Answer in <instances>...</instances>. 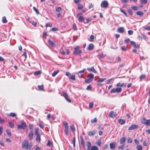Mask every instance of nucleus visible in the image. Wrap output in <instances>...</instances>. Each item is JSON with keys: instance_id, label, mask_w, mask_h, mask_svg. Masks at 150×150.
<instances>
[{"instance_id": "1", "label": "nucleus", "mask_w": 150, "mask_h": 150, "mask_svg": "<svg viewBox=\"0 0 150 150\" xmlns=\"http://www.w3.org/2000/svg\"><path fill=\"white\" fill-rule=\"evenodd\" d=\"M33 146V143L30 142L27 140H25L22 142V147L24 149H26L27 150H30Z\"/></svg>"}, {"instance_id": "2", "label": "nucleus", "mask_w": 150, "mask_h": 150, "mask_svg": "<svg viewBox=\"0 0 150 150\" xmlns=\"http://www.w3.org/2000/svg\"><path fill=\"white\" fill-rule=\"evenodd\" d=\"M20 124L18 125L17 128L19 129H25L26 128V124L23 121H21Z\"/></svg>"}, {"instance_id": "3", "label": "nucleus", "mask_w": 150, "mask_h": 150, "mask_svg": "<svg viewBox=\"0 0 150 150\" xmlns=\"http://www.w3.org/2000/svg\"><path fill=\"white\" fill-rule=\"evenodd\" d=\"M109 4L108 1L106 0L103 1L100 4V6L102 8H106L108 7Z\"/></svg>"}, {"instance_id": "4", "label": "nucleus", "mask_w": 150, "mask_h": 150, "mask_svg": "<svg viewBox=\"0 0 150 150\" xmlns=\"http://www.w3.org/2000/svg\"><path fill=\"white\" fill-rule=\"evenodd\" d=\"M141 122L142 124H144L147 126L150 125V120H147L145 117L141 119Z\"/></svg>"}, {"instance_id": "5", "label": "nucleus", "mask_w": 150, "mask_h": 150, "mask_svg": "<svg viewBox=\"0 0 150 150\" xmlns=\"http://www.w3.org/2000/svg\"><path fill=\"white\" fill-rule=\"evenodd\" d=\"M79 47L78 46H76L74 48V52L76 54H79L81 53V50H79Z\"/></svg>"}, {"instance_id": "6", "label": "nucleus", "mask_w": 150, "mask_h": 150, "mask_svg": "<svg viewBox=\"0 0 150 150\" xmlns=\"http://www.w3.org/2000/svg\"><path fill=\"white\" fill-rule=\"evenodd\" d=\"M122 90V89L120 87H117L116 88H114L112 89L110 91L111 93H119Z\"/></svg>"}, {"instance_id": "7", "label": "nucleus", "mask_w": 150, "mask_h": 150, "mask_svg": "<svg viewBox=\"0 0 150 150\" xmlns=\"http://www.w3.org/2000/svg\"><path fill=\"white\" fill-rule=\"evenodd\" d=\"M138 127L139 126L135 124L132 125L129 128L128 130H130L137 129L138 128Z\"/></svg>"}, {"instance_id": "8", "label": "nucleus", "mask_w": 150, "mask_h": 150, "mask_svg": "<svg viewBox=\"0 0 150 150\" xmlns=\"http://www.w3.org/2000/svg\"><path fill=\"white\" fill-rule=\"evenodd\" d=\"M81 13H79L77 14V16L78 17L79 21L80 22H82L85 19L84 18L81 16Z\"/></svg>"}, {"instance_id": "9", "label": "nucleus", "mask_w": 150, "mask_h": 150, "mask_svg": "<svg viewBox=\"0 0 150 150\" xmlns=\"http://www.w3.org/2000/svg\"><path fill=\"white\" fill-rule=\"evenodd\" d=\"M109 116L110 117L113 118L114 117H115L117 116V115L113 111H111L109 113Z\"/></svg>"}, {"instance_id": "10", "label": "nucleus", "mask_w": 150, "mask_h": 150, "mask_svg": "<svg viewBox=\"0 0 150 150\" xmlns=\"http://www.w3.org/2000/svg\"><path fill=\"white\" fill-rule=\"evenodd\" d=\"M130 43L131 45H133L135 48H139V45L138 44H136V42H134L133 41H131L130 42Z\"/></svg>"}, {"instance_id": "11", "label": "nucleus", "mask_w": 150, "mask_h": 150, "mask_svg": "<svg viewBox=\"0 0 150 150\" xmlns=\"http://www.w3.org/2000/svg\"><path fill=\"white\" fill-rule=\"evenodd\" d=\"M86 146H87V150H91V144L89 142H87L86 143Z\"/></svg>"}, {"instance_id": "12", "label": "nucleus", "mask_w": 150, "mask_h": 150, "mask_svg": "<svg viewBox=\"0 0 150 150\" xmlns=\"http://www.w3.org/2000/svg\"><path fill=\"white\" fill-rule=\"evenodd\" d=\"M63 96L65 97V99L69 102H71V100L70 99L68 98V96L64 92L63 93Z\"/></svg>"}, {"instance_id": "13", "label": "nucleus", "mask_w": 150, "mask_h": 150, "mask_svg": "<svg viewBox=\"0 0 150 150\" xmlns=\"http://www.w3.org/2000/svg\"><path fill=\"white\" fill-rule=\"evenodd\" d=\"M33 131L31 130L30 131L29 134L28 135V137L29 139L30 140H31L33 139Z\"/></svg>"}, {"instance_id": "14", "label": "nucleus", "mask_w": 150, "mask_h": 150, "mask_svg": "<svg viewBox=\"0 0 150 150\" xmlns=\"http://www.w3.org/2000/svg\"><path fill=\"white\" fill-rule=\"evenodd\" d=\"M126 138L125 137H123L121 138L120 140V142L121 144H125V142L126 140Z\"/></svg>"}, {"instance_id": "15", "label": "nucleus", "mask_w": 150, "mask_h": 150, "mask_svg": "<svg viewBox=\"0 0 150 150\" xmlns=\"http://www.w3.org/2000/svg\"><path fill=\"white\" fill-rule=\"evenodd\" d=\"M116 145V143H110V147L111 149H114L115 148Z\"/></svg>"}, {"instance_id": "16", "label": "nucleus", "mask_w": 150, "mask_h": 150, "mask_svg": "<svg viewBox=\"0 0 150 150\" xmlns=\"http://www.w3.org/2000/svg\"><path fill=\"white\" fill-rule=\"evenodd\" d=\"M124 28L123 27H120L117 30V32L119 33H122L124 31Z\"/></svg>"}, {"instance_id": "17", "label": "nucleus", "mask_w": 150, "mask_h": 150, "mask_svg": "<svg viewBox=\"0 0 150 150\" xmlns=\"http://www.w3.org/2000/svg\"><path fill=\"white\" fill-rule=\"evenodd\" d=\"M87 69L89 71H91L95 73H96V70L94 68V67H92L91 68H87Z\"/></svg>"}, {"instance_id": "18", "label": "nucleus", "mask_w": 150, "mask_h": 150, "mask_svg": "<svg viewBox=\"0 0 150 150\" xmlns=\"http://www.w3.org/2000/svg\"><path fill=\"white\" fill-rule=\"evenodd\" d=\"M96 132L94 131H90L88 133V135L89 136H91L94 135L95 134Z\"/></svg>"}, {"instance_id": "19", "label": "nucleus", "mask_w": 150, "mask_h": 150, "mask_svg": "<svg viewBox=\"0 0 150 150\" xmlns=\"http://www.w3.org/2000/svg\"><path fill=\"white\" fill-rule=\"evenodd\" d=\"M118 122L121 125H122L125 123V120H123V119H120L119 120Z\"/></svg>"}, {"instance_id": "20", "label": "nucleus", "mask_w": 150, "mask_h": 150, "mask_svg": "<svg viewBox=\"0 0 150 150\" xmlns=\"http://www.w3.org/2000/svg\"><path fill=\"white\" fill-rule=\"evenodd\" d=\"M136 14L137 15L139 16H142L144 15V13L140 11H137L136 13Z\"/></svg>"}, {"instance_id": "21", "label": "nucleus", "mask_w": 150, "mask_h": 150, "mask_svg": "<svg viewBox=\"0 0 150 150\" xmlns=\"http://www.w3.org/2000/svg\"><path fill=\"white\" fill-rule=\"evenodd\" d=\"M81 144V145L83 146L84 144V141L83 138L82 136H80Z\"/></svg>"}, {"instance_id": "22", "label": "nucleus", "mask_w": 150, "mask_h": 150, "mask_svg": "<svg viewBox=\"0 0 150 150\" xmlns=\"http://www.w3.org/2000/svg\"><path fill=\"white\" fill-rule=\"evenodd\" d=\"M93 44L91 43L89 45L88 47V49L89 50H91L93 49Z\"/></svg>"}, {"instance_id": "23", "label": "nucleus", "mask_w": 150, "mask_h": 150, "mask_svg": "<svg viewBox=\"0 0 150 150\" xmlns=\"http://www.w3.org/2000/svg\"><path fill=\"white\" fill-rule=\"evenodd\" d=\"M125 146V144H122L120 146L118 147V149L119 150L123 149Z\"/></svg>"}, {"instance_id": "24", "label": "nucleus", "mask_w": 150, "mask_h": 150, "mask_svg": "<svg viewBox=\"0 0 150 150\" xmlns=\"http://www.w3.org/2000/svg\"><path fill=\"white\" fill-rule=\"evenodd\" d=\"M36 138V140L39 142H40V134L37 135Z\"/></svg>"}, {"instance_id": "25", "label": "nucleus", "mask_w": 150, "mask_h": 150, "mask_svg": "<svg viewBox=\"0 0 150 150\" xmlns=\"http://www.w3.org/2000/svg\"><path fill=\"white\" fill-rule=\"evenodd\" d=\"M91 150H98V148L96 146H92Z\"/></svg>"}, {"instance_id": "26", "label": "nucleus", "mask_w": 150, "mask_h": 150, "mask_svg": "<svg viewBox=\"0 0 150 150\" xmlns=\"http://www.w3.org/2000/svg\"><path fill=\"white\" fill-rule=\"evenodd\" d=\"M48 41L50 44L52 46H54V42L51 40H48Z\"/></svg>"}, {"instance_id": "27", "label": "nucleus", "mask_w": 150, "mask_h": 150, "mask_svg": "<svg viewBox=\"0 0 150 150\" xmlns=\"http://www.w3.org/2000/svg\"><path fill=\"white\" fill-rule=\"evenodd\" d=\"M106 79L105 78H100L97 81L98 82H102L105 80Z\"/></svg>"}, {"instance_id": "28", "label": "nucleus", "mask_w": 150, "mask_h": 150, "mask_svg": "<svg viewBox=\"0 0 150 150\" xmlns=\"http://www.w3.org/2000/svg\"><path fill=\"white\" fill-rule=\"evenodd\" d=\"M39 129L38 128H36L35 129V135L40 134L38 132Z\"/></svg>"}, {"instance_id": "29", "label": "nucleus", "mask_w": 150, "mask_h": 150, "mask_svg": "<svg viewBox=\"0 0 150 150\" xmlns=\"http://www.w3.org/2000/svg\"><path fill=\"white\" fill-rule=\"evenodd\" d=\"M93 80H92V79H90V78H88V79H86L85 81V83H89V82H91V81H92Z\"/></svg>"}, {"instance_id": "30", "label": "nucleus", "mask_w": 150, "mask_h": 150, "mask_svg": "<svg viewBox=\"0 0 150 150\" xmlns=\"http://www.w3.org/2000/svg\"><path fill=\"white\" fill-rule=\"evenodd\" d=\"M146 77L145 75L144 74H142L140 77V81H141L142 79H144Z\"/></svg>"}, {"instance_id": "31", "label": "nucleus", "mask_w": 150, "mask_h": 150, "mask_svg": "<svg viewBox=\"0 0 150 150\" xmlns=\"http://www.w3.org/2000/svg\"><path fill=\"white\" fill-rule=\"evenodd\" d=\"M2 21L4 23H6L7 22V20L6 19V18L5 16H4L2 18Z\"/></svg>"}, {"instance_id": "32", "label": "nucleus", "mask_w": 150, "mask_h": 150, "mask_svg": "<svg viewBox=\"0 0 150 150\" xmlns=\"http://www.w3.org/2000/svg\"><path fill=\"white\" fill-rule=\"evenodd\" d=\"M88 77L89 78H90L93 80L94 78V75L92 74H89L88 75Z\"/></svg>"}, {"instance_id": "33", "label": "nucleus", "mask_w": 150, "mask_h": 150, "mask_svg": "<svg viewBox=\"0 0 150 150\" xmlns=\"http://www.w3.org/2000/svg\"><path fill=\"white\" fill-rule=\"evenodd\" d=\"M124 85V83H119L117 84L116 86L117 87H122Z\"/></svg>"}, {"instance_id": "34", "label": "nucleus", "mask_w": 150, "mask_h": 150, "mask_svg": "<svg viewBox=\"0 0 150 150\" xmlns=\"http://www.w3.org/2000/svg\"><path fill=\"white\" fill-rule=\"evenodd\" d=\"M137 148L138 150H142V147L141 145H138L137 146Z\"/></svg>"}, {"instance_id": "35", "label": "nucleus", "mask_w": 150, "mask_h": 150, "mask_svg": "<svg viewBox=\"0 0 150 150\" xmlns=\"http://www.w3.org/2000/svg\"><path fill=\"white\" fill-rule=\"evenodd\" d=\"M41 71H36L35 72V73H34V74L36 76L40 74H41Z\"/></svg>"}, {"instance_id": "36", "label": "nucleus", "mask_w": 150, "mask_h": 150, "mask_svg": "<svg viewBox=\"0 0 150 150\" xmlns=\"http://www.w3.org/2000/svg\"><path fill=\"white\" fill-rule=\"evenodd\" d=\"M131 8L132 9L135 11H137L139 10V7L137 6H132Z\"/></svg>"}, {"instance_id": "37", "label": "nucleus", "mask_w": 150, "mask_h": 150, "mask_svg": "<svg viewBox=\"0 0 150 150\" xmlns=\"http://www.w3.org/2000/svg\"><path fill=\"white\" fill-rule=\"evenodd\" d=\"M59 72V71L58 70H57V71H54L52 74V76L54 77L55 76L57 75V74Z\"/></svg>"}, {"instance_id": "38", "label": "nucleus", "mask_w": 150, "mask_h": 150, "mask_svg": "<svg viewBox=\"0 0 150 150\" xmlns=\"http://www.w3.org/2000/svg\"><path fill=\"white\" fill-rule=\"evenodd\" d=\"M68 127L67 128H65V129L64 130V131L65 133V134L67 135H68L69 134L68 130Z\"/></svg>"}, {"instance_id": "39", "label": "nucleus", "mask_w": 150, "mask_h": 150, "mask_svg": "<svg viewBox=\"0 0 150 150\" xmlns=\"http://www.w3.org/2000/svg\"><path fill=\"white\" fill-rule=\"evenodd\" d=\"M102 143L101 141L100 140H98L96 143V144L98 146H100Z\"/></svg>"}, {"instance_id": "40", "label": "nucleus", "mask_w": 150, "mask_h": 150, "mask_svg": "<svg viewBox=\"0 0 150 150\" xmlns=\"http://www.w3.org/2000/svg\"><path fill=\"white\" fill-rule=\"evenodd\" d=\"M9 125L10 127L11 128H13L14 127V125L11 122H9Z\"/></svg>"}, {"instance_id": "41", "label": "nucleus", "mask_w": 150, "mask_h": 150, "mask_svg": "<svg viewBox=\"0 0 150 150\" xmlns=\"http://www.w3.org/2000/svg\"><path fill=\"white\" fill-rule=\"evenodd\" d=\"M69 78L70 79L73 80H75V77L74 75L70 76Z\"/></svg>"}, {"instance_id": "42", "label": "nucleus", "mask_w": 150, "mask_h": 150, "mask_svg": "<svg viewBox=\"0 0 150 150\" xmlns=\"http://www.w3.org/2000/svg\"><path fill=\"white\" fill-rule=\"evenodd\" d=\"M70 128L71 131H74L75 130V128L73 125H71Z\"/></svg>"}, {"instance_id": "43", "label": "nucleus", "mask_w": 150, "mask_h": 150, "mask_svg": "<svg viewBox=\"0 0 150 150\" xmlns=\"http://www.w3.org/2000/svg\"><path fill=\"white\" fill-rule=\"evenodd\" d=\"M33 10L35 11L36 13L38 14L39 13V11H38V9L35 8V7L34 6L33 7Z\"/></svg>"}, {"instance_id": "44", "label": "nucleus", "mask_w": 150, "mask_h": 150, "mask_svg": "<svg viewBox=\"0 0 150 150\" xmlns=\"http://www.w3.org/2000/svg\"><path fill=\"white\" fill-rule=\"evenodd\" d=\"M63 124L65 128H67L68 127V125L67 122L66 121H64L63 122Z\"/></svg>"}, {"instance_id": "45", "label": "nucleus", "mask_w": 150, "mask_h": 150, "mask_svg": "<svg viewBox=\"0 0 150 150\" xmlns=\"http://www.w3.org/2000/svg\"><path fill=\"white\" fill-rule=\"evenodd\" d=\"M7 116H10V115H11L12 117H14L16 116V114L15 113H14L11 112V113H10V115H8V114H7Z\"/></svg>"}, {"instance_id": "46", "label": "nucleus", "mask_w": 150, "mask_h": 150, "mask_svg": "<svg viewBox=\"0 0 150 150\" xmlns=\"http://www.w3.org/2000/svg\"><path fill=\"white\" fill-rule=\"evenodd\" d=\"M61 10V8L60 7H57L56 8V11L57 12H59Z\"/></svg>"}, {"instance_id": "47", "label": "nucleus", "mask_w": 150, "mask_h": 150, "mask_svg": "<svg viewBox=\"0 0 150 150\" xmlns=\"http://www.w3.org/2000/svg\"><path fill=\"white\" fill-rule=\"evenodd\" d=\"M94 39V36L93 35H91L90 37V41H93Z\"/></svg>"}, {"instance_id": "48", "label": "nucleus", "mask_w": 150, "mask_h": 150, "mask_svg": "<svg viewBox=\"0 0 150 150\" xmlns=\"http://www.w3.org/2000/svg\"><path fill=\"white\" fill-rule=\"evenodd\" d=\"M97 121V120L96 117L94 119H92L91 120V122L92 123H93L96 122Z\"/></svg>"}, {"instance_id": "49", "label": "nucleus", "mask_w": 150, "mask_h": 150, "mask_svg": "<svg viewBox=\"0 0 150 150\" xmlns=\"http://www.w3.org/2000/svg\"><path fill=\"white\" fill-rule=\"evenodd\" d=\"M38 88L39 90H42L43 89L44 87L43 86H38Z\"/></svg>"}, {"instance_id": "50", "label": "nucleus", "mask_w": 150, "mask_h": 150, "mask_svg": "<svg viewBox=\"0 0 150 150\" xmlns=\"http://www.w3.org/2000/svg\"><path fill=\"white\" fill-rule=\"evenodd\" d=\"M46 27L47 28L48 27H51L52 26V24L50 23H48L46 25Z\"/></svg>"}, {"instance_id": "51", "label": "nucleus", "mask_w": 150, "mask_h": 150, "mask_svg": "<svg viewBox=\"0 0 150 150\" xmlns=\"http://www.w3.org/2000/svg\"><path fill=\"white\" fill-rule=\"evenodd\" d=\"M6 132L7 134L9 136L11 135V132L8 129H7L6 130Z\"/></svg>"}, {"instance_id": "52", "label": "nucleus", "mask_w": 150, "mask_h": 150, "mask_svg": "<svg viewBox=\"0 0 150 150\" xmlns=\"http://www.w3.org/2000/svg\"><path fill=\"white\" fill-rule=\"evenodd\" d=\"M39 126L42 129H43L44 128V126L43 125V124L42 122H41L39 124Z\"/></svg>"}, {"instance_id": "53", "label": "nucleus", "mask_w": 150, "mask_h": 150, "mask_svg": "<svg viewBox=\"0 0 150 150\" xmlns=\"http://www.w3.org/2000/svg\"><path fill=\"white\" fill-rule=\"evenodd\" d=\"M29 128L30 130H32L33 128V125L31 124L29 125Z\"/></svg>"}, {"instance_id": "54", "label": "nucleus", "mask_w": 150, "mask_h": 150, "mask_svg": "<svg viewBox=\"0 0 150 150\" xmlns=\"http://www.w3.org/2000/svg\"><path fill=\"white\" fill-rule=\"evenodd\" d=\"M93 103L92 102H91L89 104V107L90 108H91L93 107Z\"/></svg>"}, {"instance_id": "55", "label": "nucleus", "mask_w": 150, "mask_h": 150, "mask_svg": "<svg viewBox=\"0 0 150 150\" xmlns=\"http://www.w3.org/2000/svg\"><path fill=\"white\" fill-rule=\"evenodd\" d=\"M128 33L129 35H132L133 34V31L132 30H129L128 31Z\"/></svg>"}, {"instance_id": "56", "label": "nucleus", "mask_w": 150, "mask_h": 150, "mask_svg": "<svg viewBox=\"0 0 150 150\" xmlns=\"http://www.w3.org/2000/svg\"><path fill=\"white\" fill-rule=\"evenodd\" d=\"M86 69H83L82 70L79 71L80 73H82L83 74H84V73H86Z\"/></svg>"}, {"instance_id": "57", "label": "nucleus", "mask_w": 150, "mask_h": 150, "mask_svg": "<svg viewBox=\"0 0 150 150\" xmlns=\"http://www.w3.org/2000/svg\"><path fill=\"white\" fill-rule=\"evenodd\" d=\"M108 145L107 144H105V145L103 147V149L104 150L106 149L107 148H108Z\"/></svg>"}, {"instance_id": "58", "label": "nucleus", "mask_w": 150, "mask_h": 150, "mask_svg": "<svg viewBox=\"0 0 150 150\" xmlns=\"http://www.w3.org/2000/svg\"><path fill=\"white\" fill-rule=\"evenodd\" d=\"M120 11L122 12L126 17H127L126 13L124 10H120Z\"/></svg>"}, {"instance_id": "59", "label": "nucleus", "mask_w": 150, "mask_h": 150, "mask_svg": "<svg viewBox=\"0 0 150 150\" xmlns=\"http://www.w3.org/2000/svg\"><path fill=\"white\" fill-rule=\"evenodd\" d=\"M141 1L142 3L145 4L147 2V0H141Z\"/></svg>"}, {"instance_id": "60", "label": "nucleus", "mask_w": 150, "mask_h": 150, "mask_svg": "<svg viewBox=\"0 0 150 150\" xmlns=\"http://www.w3.org/2000/svg\"><path fill=\"white\" fill-rule=\"evenodd\" d=\"M127 141H128V142L129 143H131L132 142V139L130 138H128Z\"/></svg>"}, {"instance_id": "61", "label": "nucleus", "mask_w": 150, "mask_h": 150, "mask_svg": "<svg viewBox=\"0 0 150 150\" xmlns=\"http://www.w3.org/2000/svg\"><path fill=\"white\" fill-rule=\"evenodd\" d=\"M128 12L130 15H132V11L131 10V9H128Z\"/></svg>"}, {"instance_id": "62", "label": "nucleus", "mask_w": 150, "mask_h": 150, "mask_svg": "<svg viewBox=\"0 0 150 150\" xmlns=\"http://www.w3.org/2000/svg\"><path fill=\"white\" fill-rule=\"evenodd\" d=\"M78 8L79 10H81L83 8V7L82 5L79 4L78 6Z\"/></svg>"}, {"instance_id": "63", "label": "nucleus", "mask_w": 150, "mask_h": 150, "mask_svg": "<svg viewBox=\"0 0 150 150\" xmlns=\"http://www.w3.org/2000/svg\"><path fill=\"white\" fill-rule=\"evenodd\" d=\"M77 74L78 75V76L79 77H82V75H83L82 73H80L79 71L77 73Z\"/></svg>"}, {"instance_id": "64", "label": "nucleus", "mask_w": 150, "mask_h": 150, "mask_svg": "<svg viewBox=\"0 0 150 150\" xmlns=\"http://www.w3.org/2000/svg\"><path fill=\"white\" fill-rule=\"evenodd\" d=\"M51 30H52L53 31H57L58 29L56 28H53Z\"/></svg>"}]
</instances>
